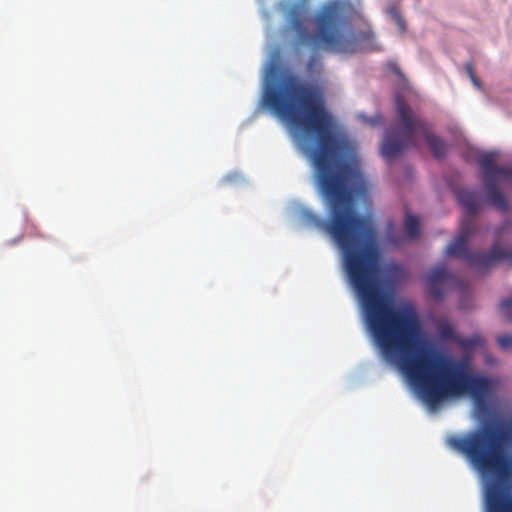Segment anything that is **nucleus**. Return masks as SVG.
<instances>
[{"label": "nucleus", "mask_w": 512, "mask_h": 512, "mask_svg": "<svg viewBox=\"0 0 512 512\" xmlns=\"http://www.w3.org/2000/svg\"><path fill=\"white\" fill-rule=\"evenodd\" d=\"M453 275L444 266H437L426 276V285L431 297L440 301L443 298L444 287L451 282Z\"/></svg>", "instance_id": "obj_7"}, {"label": "nucleus", "mask_w": 512, "mask_h": 512, "mask_svg": "<svg viewBox=\"0 0 512 512\" xmlns=\"http://www.w3.org/2000/svg\"><path fill=\"white\" fill-rule=\"evenodd\" d=\"M497 342L501 349L508 351L512 349V335H502L497 338Z\"/></svg>", "instance_id": "obj_11"}, {"label": "nucleus", "mask_w": 512, "mask_h": 512, "mask_svg": "<svg viewBox=\"0 0 512 512\" xmlns=\"http://www.w3.org/2000/svg\"><path fill=\"white\" fill-rule=\"evenodd\" d=\"M439 335L444 340H453L463 348H472L478 344L477 338H462L456 335L453 327L443 324L439 327Z\"/></svg>", "instance_id": "obj_8"}, {"label": "nucleus", "mask_w": 512, "mask_h": 512, "mask_svg": "<svg viewBox=\"0 0 512 512\" xmlns=\"http://www.w3.org/2000/svg\"><path fill=\"white\" fill-rule=\"evenodd\" d=\"M365 123L369 124L370 126H376L378 124L382 123V116L380 114L375 115L373 118H368L366 116H361Z\"/></svg>", "instance_id": "obj_14"}, {"label": "nucleus", "mask_w": 512, "mask_h": 512, "mask_svg": "<svg viewBox=\"0 0 512 512\" xmlns=\"http://www.w3.org/2000/svg\"><path fill=\"white\" fill-rule=\"evenodd\" d=\"M502 314L509 320H512V297L505 299L500 305Z\"/></svg>", "instance_id": "obj_10"}, {"label": "nucleus", "mask_w": 512, "mask_h": 512, "mask_svg": "<svg viewBox=\"0 0 512 512\" xmlns=\"http://www.w3.org/2000/svg\"><path fill=\"white\" fill-rule=\"evenodd\" d=\"M465 70L470 78V80L472 81V83L477 87V88H480V81L479 79L477 78V76L475 75V71H474V65L472 62H467L465 64Z\"/></svg>", "instance_id": "obj_12"}, {"label": "nucleus", "mask_w": 512, "mask_h": 512, "mask_svg": "<svg viewBox=\"0 0 512 512\" xmlns=\"http://www.w3.org/2000/svg\"><path fill=\"white\" fill-rule=\"evenodd\" d=\"M396 126L400 133L388 130L381 144V153L387 159H393L408 148L417 147V133L427 142L432 155L442 158L447 152V145L440 137L429 131L425 120L414 113L411 106L400 96L395 99Z\"/></svg>", "instance_id": "obj_5"}, {"label": "nucleus", "mask_w": 512, "mask_h": 512, "mask_svg": "<svg viewBox=\"0 0 512 512\" xmlns=\"http://www.w3.org/2000/svg\"><path fill=\"white\" fill-rule=\"evenodd\" d=\"M395 18H396V20H397L398 24H399L400 26H402V25H403V20H402V18H401L399 15H397L396 13H395Z\"/></svg>", "instance_id": "obj_15"}, {"label": "nucleus", "mask_w": 512, "mask_h": 512, "mask_svg": "<svg viewBox=\"0 0 512 512\" xmlns=\"http://www.w3.org/2000/svg\"><path fill=\"white\" fill-rule=\"evenodd\" d=\"M387 69L391 73H393L396 76H398L400 79H402L404 77L400 67L398 66V64L396 62H388L387 63Z\"/></svg>", "instance_id": "obj_13"}, {"label": "nucleus", "mask_w": 512, "mask_h": 512, "mask_svg": "<svg viewBox=\"0 0 512 512\" xmlns=\"http://www.w3.org/2000/svg\"><path fill=\"white\" fill-rule=\"evenodd\" d=\"M456 198L459 205L465 210L466 216L461 222L459 235L446 247L445 254L463 260L469 267L483 272L498 263L512 264V248L503 249L500 240L512 232V219L505 221L497 231V240L488 253L472 252L469 249V241L476 232L473 217L481 209V197L479 192L470 190H458Z\"/></svg>", "instance_id": "obj_3"}, {"label": "nucleus", "mask_w": 512, "mask_h": 512, "mask_svg": "<svg viewBox=\"0 0 512 512\" xmlns=\"http://www.w3.org/2000/svg\"><path fill=\"white\" fill-rule=\"evenodd\" d=\"M314 58H312L308 63V68L311 69L313 65Z\"/></svg>", "instance_id": "obj_16"}, {"label": "nucleus", "mask_w": 512, "mask_h": 512, "mask_svg": "<svg viewBox=\"0 0 512 512\" xmlns=\"http://www.w3.org/2000/svg\"><path fill=\"white\" fill-rule=\"evenodd\" d=\"M278 118L300 134L328 207L327 219L302 208L300 220L305 227L328 235L341 250L366 329L383 357L399 368L431 409L461 395H470L478 404L485 402L491 380L472 374L467 359L457 360L432 345L420 346L423 331L416 309L411 304H394L383 277L377 229L354 204V194L365 195L368 185L347 160L350 146L334 117Z\"/></svg>", "instance_id": "obj_1"}, {"label": "nucleus", "mask_w": 512, "mask_h": 512, "mask_svg": "<svg viewBox=\"0 0 512 512\" xmlns=\"http://www.w3.org/2000/svg\"><path fill=\"white\" fill-rule=\"evenodd\" d=\"M497 154L486 152L480 155L478 162L483 174V182L487 192V201L501 212L509 208L508 200L497 187V180H503L512 186V167L496 166Z\"/></svg>", "instance_id": "obj_6"}, {"label": "nucleus", "mask_w": 512, "mask_h": 512, "mask_svg": "<svg viewBox=\"0 0 512 512\" xmlns=\"http://www.w3.org/2000/svg\"><path fill=\"white\" fill-rule=\"evenodd\" d=\"M509 423L502 418L485 422L478 430L451 436V448L463 454L483 474H501L505 465V447L510 440Z\"/></svg>", "instance_id": "obj_4"}, {"label": "nucleus", "mask_w": 512, "mask_h": 512, "mask_svg": "<svg viewBox=\"0 0 512 512\" xmlns=\"http://www.w3.org/2000/svg\"><path fill=\"white\" fill-rule=\"evenodd\" d=\"M308 6L305 2L294 3L288 10L287 23L301 43L314 51H326L339 54H354L363 51H376L375 35L371 31L356 32L349 18V6L339 0L323 3L314 13V29L308 33L305 20Z\"/></svg>", "instance_id": "obj_2"}, {"label": "nucleus", "mask_w": 512, "mask_h": 512, "mask_svg": "<svg viewBox=\"0 0 512 512\" xmlns=\"http://www.w3.org/2000/svg\"><path fill=\"white\" fill-rule=\"evenodd\" d=\"M404 228L410 239H417L420 235L419 219L411 214H407L404 221Z\"/></svg>", "instance_id": "obj_9"}]
</instances>
